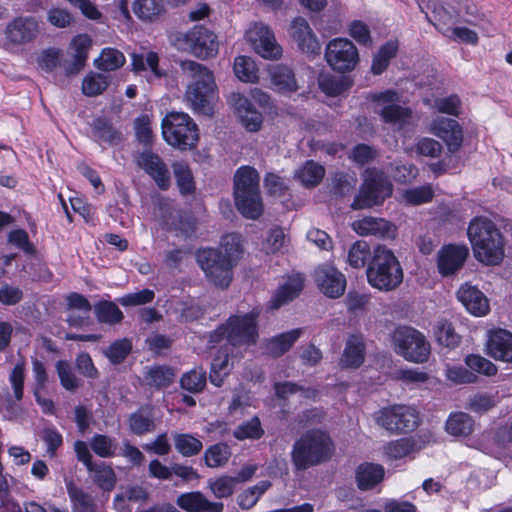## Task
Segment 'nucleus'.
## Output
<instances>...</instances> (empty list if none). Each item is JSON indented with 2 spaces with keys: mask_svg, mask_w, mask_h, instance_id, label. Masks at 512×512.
<instances>
[{
  "mask_svg": "<svg viewBox=\"0 0 512 512\" xmlns=\"http://www.w3.org/2000/svg\"><path fill=\"white\" fill-rule=\"evenodd\" d=\"M109 86L107 77L101 73H90L82 81V93L88 97L102 94Z\"/></svg>",
  "mask_w": 512,
  "mask_h": 512,
  "instance_id": "50",
  "label": "nucleus"
},
{
  "mask_svg": "<svg viewBox=\"0 0 512 512\" xmlns=\"http://www.w3.org/2000/svg\"><path fill=\"white\" fill-rule=\"evenodd\" d=\"M174 311L179 323H190L198 320L202 315V309L192 301H179Z\"/></svg>",
  "mask_w": 512,
  "mask_h": 512,
  "instance_id": "56",
  "label": "nucleus"
},
{
  "mask_svg": "<svg viewBox=\"0 0 512 512\" xmlns=\"http://www.w3.org/2000/svg\"><path fill=\"white\" fill-rule=\"evenodd\" d=\"M271 487V482L263 480L248 487L237 496V503L242 510H249L256 505L261 496Z\"/></svg>",
  "mask_w": 512,
  "mask_h": 512,
  "instance_id": "44",
  "label": "nucleus"
},
{
  "mask_svg": "<svg viewBox=\"0 0 512 512\" xmlns=\"http://www.w3.org/2000/svg\"><path fill=\"white\" fill-rule=\"evenodd\" d=\"M205 496L201 492L183 493L177 498V505L187 512H203Z\"/></svg>",
  "mask_w": 512,
  "mask_h": 512,
  "instance_id": "62",
  "label": "nucleus"
},
{
  "mask_svg": "<svg viewBox=\"0 0 512 512\" xmlns=\"http://www.w3.org/2000/svg\"><path fill=\"white\" fill-rule=\"evenodd\" d=\"M228 102L247 131L257 132L261 129L263 115L249 98L239 92H233L229 96Z\"/></svg>",
  "mask_w": 512,
  "mask_h": 512,
  "instance_id": "19",
  "label": "nucleus"
},
{
  "mask_svg": "<svg viewBox=\"0 0 512 512\" xmlns=\"http://www.w3.org/2000/svg\"><path fill=\"white\" fill-rule=\"evenodd\" d=\"M264 434L265 431L258 416H253L251 419L242 422L233 431V436L240 441L246 439L259 440Z\"/></svg>",
  "mask_w": 512,
  "mask_h": 512,
  "instance_id": "45",
  "label": "nucleus"
},
{
  "mask_svg": "<svg viewBox=\"0 0 512 512\" xmlns=\"http://www.w3.org/2000/svg\"><path fill=\"white\" fill-rule=\"evenodd\" d=\"M378 156L377 150L368 144L365 143H359L356 144L350 155L349 158L357 165L364 166L372 161H374Z\"/></svg>",
  "mask_w": 512,
  "mask_h": 512,
  "instance_id": "63",
  "label": "nucleus"
},
{
  "mask_svg": "<svg viewBox=\"0 0 512 512\" xmlns=\"http://www.w3.org/2000/svg\"><path fill=\"white\" fill-rule=\"evenodd\" d=\"M434 335L440 346L449 349H455L461 342V336L456 333L452 323L447 319L437 322L434 327Z\"/></svg>",
  "mask_w": 512,
  "mask_h": 512,
  "instance_id": "39",
  "label": "nucleus"
},
{
  "mask_svg": "<svg viewBox=\"0 0 512 512\" xmlns=\"http://www.w3.org/2000/svg\"><path fill=\"white\" fill-rule=\"evenodd\" d=\"M325 176V167L314 160H306L302 166L295 171V179L305 188L318 186Z\"/></svg>",
  "mask_w": 512,
  "mask_h": 512,
  "instance_id": "32",
  "label": "nucleus"
},
{
  "mask_svg": "<svg viewBox=\"0 0 512 512\" xmlns=\"http://www.w3.org/2000/svg\"><path fill=\"white\" fill-rule=\"evenodd\" d=\"M67 494L75 512H97V505L92 495L75 485L71 480L66 483Z\"/></svg>",
  "mask_w": 512,
  "mask_h": 512,
  "instance_id": "36",
  "label": "nucleus"
},
{
  "mask_svg": "<svg viewBox=\"0 0 512 512\" xmlns=\"http://www.w3.org/2000/svg\"><path fill=\"white\" fill-rule=\"evenodd\" d=\"M304 281L305 279L300 273L288 276L285 283L278 286L267 302V309L271 311L278 310L296 299L304 288Z\"/></svg>",
  "mask_w": 512,
  "mask_h": 512,
  "instance_id": "23",
  "label": "nucleus"
},
{
  "mask_svg": "<svg viewBox=\"0 0 512 512\" xmlns=\"http://www.w3.org/2000/svg\"><path fill=\"white\" fill-rule=\"evenodd\" d=\"M238 483L239 479L237 477L223 475L218 477L210 488L217 498H228L234 493Z\"/></svg>",
  "mask_w": 512,
  "mask_h": 512,
  "instance_id": "61",
  "label": "nucleus"
},
{
  "mask_svg": "<svg viewBox=\"0 0 512 512\" xmlns=\"http://www.w3.org/2000/svg\"><path fill=\"white\" fill-rule=\"evenodd\" d=\"M415 442L410 438L390 441L384 448L385 454L393 460H399L413 452Z\"/></svg>",
  "mask_w": 512,
  "mask_h": 512,
  "instance_id": "54",
  "label": "nucleus"
},
{
  "mask_svg": "<svg viewBox=\"0 0 512 512\" xmlns=\"http://www.w3.org/2000/svg\"><path fill=\"white\" fill-rule=\"evenodd\" d=\"M128 423L130 431L137 436L148 434L155 428L154 419L149 415H144L140 410L130 414Z\"/></svg>",
  "mask_w": 512,
  "mask_h": 512,
  "instance_id": "53",
  "label": "nucleus"
},
{
  "mask_svg": "<svg viewBox=\"0 0 512 512\" xmlns=\"http://www.w3.org/2000/svg\"><path fill=\"white\" fill-rule=\"evenodd\" d=\"M365 356L366 345L362 335L352 334L345 343L339 364L344 369H358L364 363Z\"/></svg>",
  "mask_w": 512,
  "mask_h": 512,
  "instance_id": "26",
  "label": "nucleus"
},
{
  "mask_svg": "<svg viewBox=\"0 0 512 512\" xmlns=\"http://www.w3.org/2000/svg\"><path fill=\"white\" fill-rule=\"evenodd\" d=\"M432 133L442 139L449 153H457L463 143V129L459 122L452 118L438 117L431 125Z\"/></svg>",
  "mask_w": 512,
  "mask_h": 512,
  "instance_id": "20",
  "label": "nucleus"
},
{
  "mask_svg": "<svg viewBox=\"0 0 512 512\" xmlns=\"http://www.w3.org/2000/svg\"><path fill=\"white\" fill-rule=\"evenodd\" d=\"M314 280L319 290L329 298H338L345 292L347 282L344 274L331 265L317 267Z\"/></svg>",
  "mask_w": 512,
  "mask_h": 512,
  "instance_id": "17",
  "label": "nucleus"
},
{
  "mask_svg": "<svg viewBox=\"0 0 512 512\" xmlns=\"http://www.w3.org/2000/svg\"><path fill=\"white\" fill-rule=\"evenodd\" d=\"M91 138L103 147H116L123 141V133L108 116H97L90 124Z\"/></svg>",
  "mask_w": 512,
  "mask_h": 512,
  "instance_id": "21",
  "label": "nucleus"
},
{
  "mask_svg": "<svg viewBox=\"0 0 512 512\" xmlns=\"http://www.w3.org/2000/svg\"><path fill=\"white\" fill-rule=\"evenodd\" d=\"M456 295L459 302H461L470 314L476 317H482L489 313V300L476 286L464 283L459 287Z\"/></svg>",
  "mask_w": 512,
  "mask_h": 512,
  "instance_id": "24",
  "label": "nucleus"
},
{
  "mask_svg": "<svg viewBox=\"0 0 512 512\" xmlns=\"http://www.w3.org/2000/svg\"><path fill=\"white\" fill-rule=\"evenodd\" d=\"M465 364L471 371L489 377L496 375L498 371L496 365L493 362L479 354L467 355L465 357Z\"/></svg>",
  "mask_w": 512,
  "mask_h": 512,
  "instance_id": "55",
  "label": "nucleus"
},
{
  "mask_svg": "<svg viewBox=\"0 0 512 512\" xmlns=\"http://www.w3.org/2000/svg\"><path fill=\"white\" fill-rule=\"evenodd\" d=\"M60 384L68 391H75L79 387V380L66 360H58L55 364Z\"/></svg>",
  "mask_w": 512,
  "mask_h": 512,
  "instance_id": "60",
  "label": "nucleus"
},
{
  "mask_svg": "<svg viewBox=\"0 0 512 512\" xmlns=\"http://www.w3.org/2000/svg\"><path fill=\"white\" fill-rule=\"evenodd\" d=\"M88 471L93 473V481L102 491L111 492L114 490L117 477L111 465L101 462L100 464H94L92 470Z\"/></svg>",
  "mask_w": 512,
  "mask_h": 512,
  "instance_id": "42",
  "label": "nucleus"
},
{
  "mask_svg": "<svg viewBox=\"0 0 512 512\" xmlns=\"http://www.w3.org/2000/svg\"><path fill=\"white\" fill-rule=\"evenodd\" d=\"M178 40H182L185 49L199 59L213 58L218 54L217 35L203 25H195Z\"/></svg>",
  "mask_w": 512,
  "mask_h": 512,
  "instance_id": "12",
  "label": "nucleus"
},
{
  "mask_svg": "<svg viewBox=\"0 0 512 512\" xmlns=\"http://www.w3.org/2000/svg\"><path fill=\"white\" fill-rule=\"evenodd\" d=\"M261 305L253 306L247 313L237 311L231 314L224 323L209 333L208 344L215 347L224 340L231 348L254 346L259 340V319L262 314Z\"/></svg>",
  "mask_w": 512,
  "mask_h": 512,
  "instance_id": "3",
  "label": "nucleus"
},
{
  "mask_svg": "<svg viewBox=\"0 0 512 512\" xmlns=\"http://www.w3.org/2000/svg\"><path fill=\"white\" fill-rule=\"evenodd\" d=\"M39 22L33 16H19L9 22L5 37L15 46L32 43L39 34Z\"/></svg>",
  "mask_w": 512,
  "mask_h": 512,
  "instance_id": "18",
  "label": "nucleus"
},
{
  "mask_svg": "<svg viewBox=\"0 0 512 512\" xmlns=\"http://www.w3.org/2000/svg\"><path fill=\"white\" fill-rule=\"evenodd\" d=\"M395 352L414 363H424L430 355V344L425 336L410 326H399L393 333Z\"/></svg>",
  "mask_w": 512,
  "mask_h": 512,
  "instance_id": "10",
  "label": "nucleus"
},
{
  "mask_svg": "<svg viewBox=\"0 0 512 512\" xmlns=\"http://www.w3.org/2000/svg\"><path fill=\"white\" fill-rule=\"evenodd\" d=\"M474 419L465 412H452L445 423V430L454 437H467L474 430Z\"/></svg>",
  "mask_w": 512,
  "mask_h": 512,
  "instance_id": "34",
  "label": "nucleus"
},
{
  "mask_svg": "<svg viewBox=\"0 0 512 512\" xmlns=\"http://www.w3.org/2000/svg\"><path fill=\"white\" fill-rule=\"evenodd\" d=\"M301 334L302 329L296 328L272 337L265 345L267 353L275 358L281 357L290 350Z\"/></svg>",
  "mask_w": 512,
  "mask_h": 512,
  "instance_id": "31",
  "label": "nucleus"
},
{
  "mask_svg": "<svg viewBox=\"0 0 512 512\" xmlns=\"http://www.w3.org/2000/svg\"><path fill=\"white\" fill-rule=\"evenodd\" d=\"M325 59L334 71L344 73L355 69L359 61V54L351 40L334 38L326 46Z\"/></svg>",
  "mask_w": 512,
  "mask_h": 512,
  "instance_id": "13",
  "label": "nucleus"
},
{
  "mask_svg": "<svg viewBox=\"0 0 512 512\" xmlns=\"http://www.w3.org/2000/svg\"><path fill=\"white\" fill-rule=\"evenodd\" d=\"M392 194V184L383 172L376 168L366 170L365 179L359 193L354 197L351 208L354 210L372 208L382 204Z\"/></svg>",
  "mask_w": 512,
  "mask_h": 512,
  "instance_id": "9",
  "label": "nucleus"
},
{
  "mask_svg": "<svg viewBox=\"0 0 512 512\" xmlns=\"http://www.w3.org/2000/svg\"><path fill=\"white\" fill-rule=\"evenodd\" d=\"M95 314L99 322L107 324L120 323L124 315L112 301L100 300L95 304Z\"/></svg>",
  "mask_w": 512,
  "mask_h": 512,
  "instance_id": "46",
  "label": "nucleus"
},
{
  "mask_svg": "<svg viewBox=\"0 0 512 512\" xmlns=\"http://www.w3.org/2000/svg\"><path fill=\"white\" fill-rule=\"evenodd\" d=\"M376 423L392 434H405L414 431L419 423L416 409L395 404L380 409L375 417Z\"/></svg>",
  "mask_w": 512,
  "mask_h": 512,
  "instance_id": "11",
  "label": "nucleus"
},
{
  "mask_svg": "<svg viewBox=\"0 0 512 512\" xmlns=\"http://www.w3.org/2000/svg\"><path fill=\"white\" fill-rule=\"evenodd\" d=\"M125 57L122 52L114 48H105L100 55L99 69L103 71H114L122 67Z\"/></svg>",
  "mask_w": 512,
  "mask_h": 512,
  "instance_id": "58",
  "label": "nucleus"
},
{
  "mask_svg": "<svg viewBox=\"0 0 512 512\" xmlns=\"http://www.w3.org/2000/svg\"><path fill=\"white\" fill-rule=\"evenodd\" d=\"M469 256L466 245L445 244L437 253V269L442 277L455 275L461 270Z\"/></svg>",
  "mask_w": 512,
  "mask_h": 512,
  "instance_id": "15",
  "label": "nucleus"
},
{
  "mask_svg": "<svg viewBox=\"0 0 512 512\" xmlns=\"http://www.w3.org/2000/svg\"><path fill=\"white\" fill-rule=\"evenodd\" d=\"M173 440L176 451L183 457L196 456L203 449L202 441L190 433H175Z\"/></svg>",
  "mask_w": 512,
  "mask_h": 512,
  "instance_id": "41",
  "label": "nucleus"
},
{
  "mask_svg": "<svg viewBox=\"0 0 512 512\" xmlns=\"http://www.w3.org/2000/svg\"><path fill=\"white\" fill-rule=\"evenodd\" d=\"M334 454L335 444L329 432L312 428L295 440L290 457L296 471H305L329 462Z\"/></svg>",
  "mask_w": 512,
  "mask_h": 512,
  "instance_id": "4",
  "label": "nucleus"
},
{
  "mask_svg": "<svg viewBox=\"0 0 512 512\" xmlns=\"http://www.w3.org/2000/svg\"><path fill=\"white\" fill-rule=\"evenodd\" d=\"M368 284L379 291L390 292L403 282V269L398 258L386 246L378 245L366 268Z\"/></svg>",
  "mask_w": 512,
  "mask_h": 512,
  "instance_id": "6",
  "label": "nucleus"
},
{
  "mask_svg": "<svg viewBox=\"0 0 512 512\" xmlns=\"http://www.w3.org/2000/svg\"><path fill=\"white\" fill-rule=\"evenodd\" d=\"M132 10L135 16L145 23L160 21L167 13L164 0H134Z\"/></svg>",
  "mask_w": 512,
  "mask_h": 512,
  "instance_id": "30",
  "label": "nucleus"
},
{
  "mask_svg": "<svg viewBox=\"0 0 512 512\" xmlns=\"http://www.w3.org/2000/svg\"><path fill=\"white\" fill-rule=\"evenodd\" d=\"M426 17L444 36H449L456 21L455 11H451L443 4H434L432 11L427 13Z\"/></svg>",
  "mask_w": 512,
  "mask_h": 512,
  "instance_id": "35",
  "label": "nucleus"
},
{
  "mask_svg": "<svg viewBox=\"0 0 512 512\" xmlns=\"http://www.w3.org/2000/svg\"><path fill=\"white\" fill-rule=\"evenodd\" d=\"M161 128L163 139L174 148L188 151L198 145V125L187 113L169 112L162 119Z\"/></svg>",
  "mask_w": 512,
  "mask_h": 512,
  "instance_id": "8",
  "label": "nucleus"
},
{
  "mask_svg": "<svg viewBox=\"0 0 512 512\" xmlns=\"http://www.w3.org/2000/svg\"><path fill=\"white\" fill-rule=\"evenodd\" d=\"M132 351V342L128 338L114 341L107 350V357L111 363L121 364Z\"/></svg>",
  "mask_w": 512,
  "mask_h": 512,
  "instance_id": "57",
  "label": "nucleus"
},
{
  "mask_svg": "<svg viewBox=\"0 0 512 512\" xmlns=\"http://www.w3.org/2000/svg\"><path fill=\"white\" fill-rule=\"evenodd\" d=\"M92 451L101 458H112L116 456L117 445L115 439L106 434H95L90 440Z\"/></svg>",
  "mask_w": 512,
  "mask_h": 512,
  "instance_id": "49",
  "label": "nucleus"
},
{
  "mask_svg": "<svg viewBox=\"0 0 512 512\" xmlns=\"http://www.w3.org/2000/svg\"><path fill=\"white\" fill-rule=\"evenodd\" d=\"M467 236L475 259L486 266H498L505 258L506 238L497 224L486 216L473 217Z\"/></svg>",
  "mask_w": 512,
  "mask_h": 512,
  "instance_id": "2",
  "label": "nucleus"
},
{
  "mask_svg": "<svg viewBox=\"0 0 512 512\" xmlns=\"http://www.w3.org/2000/svg\"><path fill=\"white\" fill-rule=\"evenodd\" d=\"M147 378L158 388L168 387L174 378V372L167 366H155L149 369Z\"/></svg>",
  "mask_w": 512,
  "mask_h": 512,
  "instance_id": "64",
  "label": "nucleus"
},
{
  "mask_svg": "<svg viewBox=\"0 0 512 512\" xmlns=\"http://www.w3.org/2000/svg\"><path fill=\"white\" fill-rule=\"evenodd\" d=\"M206 383V371L202 368H194L184 373L180 379L181 388L193 394L202 392L206 387Z\"/></svg>",
  "mask_w": 512,
  "mask_h": 512,
  "instance_id": "48",
  "label": "nucleus"
},
{
  "mask_svg": "<svg viewBox=\"0 0 512 512\" xmlns=\"http://www.w3.org/2000/svg\"><path fill=\"white\" fill-rule=\"evenodd\" d=\"M357 179L343 171H337L331 178V193L337 197L348 195L355 187Z\"/></svg>",
  "mask_w": 512,
  "mask_h": 512,
  "instance_id": "51",
  "label": "nucleus"
},
{
  "mask_svg": "<svg viewBox=\"0 0 512 512\" xmlns=\"http://www.w3.org/2000/svg\"><path fill=\"white\" fill-rule=\"evenodd\" d=\"M498 404L496 395L488 392H478L470 397L466 408L477 414H484Z\"/></svg>",
  "mask_w": 512,
  "mask_h": 512,
  "instance_id": "52",
  "label": "nucleus"
},
{
  "mask_svg": "<svg viewBox=\"0 0 512 512\" xmlns=\"http://www.w3.org/2000/svg\"><path fill=\"white\" fill-rule=\"evenodd\" d=\"M320 90L329 97H337L347 92L353 81L348 76L325 75L319 78Z\"/></svg>",
  "mask_w": 512,
  "mask_h": 512,
  "instance_id": "38",
  "label": "nucleus"
},
{
  "mask_svg": "<svg viewBox=\"0 0 512 512\" xmlns=\"http://www.w3.org/2000/svg\"><path fill=\"white\" fill-rule=\"evenodd\" d=\"M260 175L252 166L239 167L234 175V201L240 214L256 220L263 213L260 193Z\"/></svg>",
  "mask_w": 512,
  "mask_h": 512,
  "instance_id": "7",
  "label": "nucleus"
},
{
  "mask_svg": "<svg viewBox=\"0 0 512 512\" xmlns=\"http://www.w3.org/2000/svg\"><path fill=\"white\" fill-rule=\"evenodd\" d=\"M385 477V469L381 464L373 462L360 463L355 470V482L361 491H369L380 484Z\"/></svg>",
  "mask_w": 512,
  "mask_h": 512,
  "instance_id": "27",
  "label": "nucleus"
},
{
  "mask_svg": "<svg viewBox=\"0 0 512 512\" xmlns=\"http://www.w3.org/2000/svg\"><path fill=\"white\" fill-rule=\"evenodd\" d=\"M233 69L236 77L242 82L255 83L259 79L256 64L249 56H237L234 60Z\"/></svg>",
  "mask_w": 512,
  "mask_h": 512,
  "instance_id": "43",
  "label": "nucleus"
},
{
  "mask_svg": "<svg viewBox=\"0 0 512 512\" xmlns=\"http://www.w3.org/2000/svg\"><path fill=\"white\" fill-rule=\"evenodd\" d=\"M249 40L256 53L265 59H278L282 56V48L277 44L274 33L269 27L255 26L249 32Z\"/></svg>",
  "mask_w": 512,
  "mask_h": 512,
  "instance_id": "22",
  "label": "nucleus"
},
{
  "mask_svg": "<svg viewBox=\"0 0 512 512\" xmlns=\"http://www.w3.org/2000/svg\"><path fill=\"white\" fill-rule=\"evenodd\" d=\"M173 173L178 187L179 193L182 196L193 195L196 191V183L191 168L186 162H174Z\"/></svg>",
  "mask_w": 512,
  "mask_h": 512,
  "instance_id": "37",
  "label": "nucleus"
},
{
  "mask_svg": "<svg viewBox=\"0 0 512 512\" xmlns=\"http://www.w3.org/2000/svg\"><path fill=\"white\" fill-rule=\"evenodd\" d=\"M288 34L301 52L308 55L320 54L321 44L304 17L297 16L291 21Z\"/></svg>",
  "mask_w": 512,
  "mask_h": 512,
  "instance_id": "16",
  "label": "nucleus"
},
{
  "mask_svg": "<svg viewBox=\"0 0 512 512\" xmlns=\"http://www.w3.org/2000/svg\"><path fill=\"white\" fill-rule=\"evenodd\" d=\"M392 225L383 218L364 217L353 223L354 231L361 236L373 235L377 237L389 236Z\"/></svg>",
  "mask_w": 512,
  "mask_h": 512,
  "instance_id": "33",
  "label": "nucleus"
},
{
  "mask_svg": "<svg viewBox=\"0 0 512 512\" xmlns=\"http://www.w3.org/2000/svg\"><path fill=\"white\" fill-rule=\"evenodd\" d=\"M186 69L191 73V82L185 92L187 102L195 113L212 116L218 99V87L213 71L195 61H188Z\"/></svg>",
  "mask_w": 512,
  "mask_h": 512,
  "instance_id": "5",
  "label": "nucleus"
},
{
  "mask_svg": "<svg viewBox=\"0 0 512 512\" xmlns=\"http://www.w3.org/2000/svg\"><path fill=\"white\" fill-rule=\"evenodd\" d=\"M268 74L275 90L288 94L298 90L295 73L291 67L284 64H272L268 66Z\"/></svg>",
  "mask_w": 512,
  "mask_h": 512,
  "instance_id": "28",
  "label": "nucleus"
},
{
  "mask_svg": "<svg viewBox=\"0 0 512 512\" xmlns=\"http://www.w3.org/2000/svg\"><path fill=\"white\" fill-rule=\"evenodd\" d=\"M70 46L74 50V59L65 66V75L68 77L76 75L84 69L88 51L92 46V39L87 34H78L72 38Z\"/></svg>",
  "mask_w": 512,
  "mask_h": 512,
  "instance_id": "29",
  "label": "nucleus"
},
{
  "mask_svg": "<svg viewBox=\"0 0 512 512\" xmlns=\"http://www.w3.org/2000/svg\"><path fill=\"white\" fill-rule=\"evenodd\" d=\"M326 417L322 407H312L297 414L295 421L301 428H309L321 424Z\"/></svg>",
  "mask_w": 512,
  "mask_h": 512,
  "instance_id": "59",
  "label": "nucleus"
},
{
  "mask_svg": "<svg viewBox=\"0 0 512 512\" xmlns=\"http://www.w3.org/2000/svg\"><path fill=\"white\" fill-rule=\"evenodd\" d=\"M244 253L241 236L227 233L216 247H200L195 260L208 282L220 289H227L233 281L234 269Z\"/></svg>",
  "mask_w": 512,
  "mask_h": 512,
  "instance_id": "1",
  "label": "nucleus"
},
{
  "mask_svg": "<svg viewBox=\"0 0 512 512\" xmlns=\"http://www.w3.org/2000/svg\"><path fill=\"white\" fill-rule=\"evenodd\" d=\"M372 256L370 245L366 241L358 240L349 248L347 262L355 269L367 268Z\"/></svg>",
  "mask_w": 512,
  "mask_h": 512,
  "instance_id": "40",
  "label": "nucleus"
},
{
  "mask_svg": "<svg viewBox=\"0 0 512 512\" xmlns=\"http://www.w3.org/2000/svg\"><path fill=\"white\" fill-rule=\"evenodd\" d=\"M231 456L229 446L220 442L209 446L204 452V461L207 467L217 468L224 466Z\"/></svg>",
  "mask_w": 512,
  "mask_h": 512,
  "instance_id": "47",
  "label": "nucleus"
},
{
  "mask_svg": "<svg viewBox=\"0 0 512 512\" xmlns=\"http://www.w3.org/2000/svg\"><path fill=\"white\" fill-rule=\"evenodd\" d=\"M136 165L143 170L163 191L171 186V173L166 162L151 149L138 152L135 156Z\"/></svg>",
  "mask_w": 512,
  "mask_h": 512,
  "instance_id": "14",
  "label": "nucleus"
},
{
  "mask_svg": "<svg viewBox=\"0 0 512 512\" xmlns=\"http://www.w3.org/2000/svg\"><path fill=\"white\" fill-rule=\"evenodd\" d=\"M486 351L496 361L512 363V332L501 328L491 330Z\"/></svg>",
  "mask_w": 512,
  "mask_h": 512,
  "instance_id": "25",
  "label": "nucleus"
}]
</instances>
